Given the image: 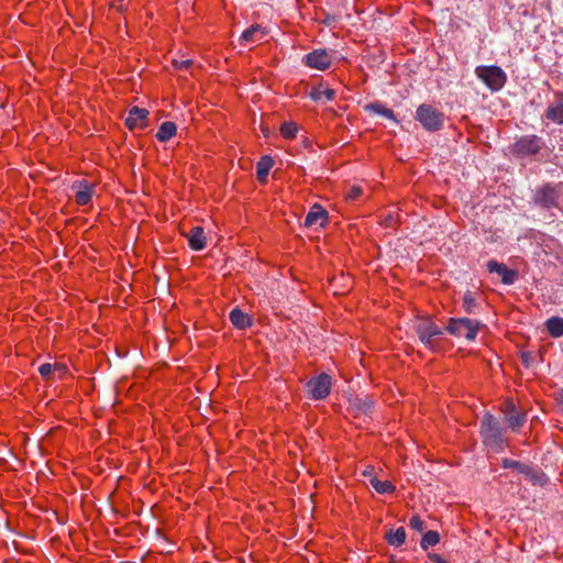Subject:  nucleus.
I'll return each mask as SVG.
<instances>
[{
  "mask_svg": "<svg viewBox=\"0 0 563 563\" xmlns=\"http://www.w3.org/2000/svg\"><path fill=\"white\" fill-rule=\"evenodd\" d=\"M543 146V141L537 135H525L514 144V153L520 156L537 154Z\"/></svg>",
  "mask_w": 563,
  "mask_h": 563,
  "instance_id": "obj_7",
  "label": "nucleus"
},
{
  "mask_svg": "<svg viewBox=\"0 0 563 563\" xmlns=\"http://www.w3.org/2000/svg\"><path fill=\"white\" fill-rule=\"evenodd\" d=\"M148 115V111L143 108L133 107L130 109L125 119V124L129 129H142L145 126V121Z\"/></svg>",
  "mask_w": 563,
  "mask_h": 563,
  "instance_id": "obj_14",
  "label": "nucleus"
},
{
  "mask_svg": "<svg viewBox=\"0 0 563 563\" xmlns=\"http://www.w3.org/2000/svg\"><path fill=\"white\" fill-rule=\"evenodd\" d=\"M303 62L310 68L325 70L331 66L332 56L328 51L320 48L305 55Z\"/></svg>",
  "mask_w": 563,
  "mask_h": 563,
  "instance_id": "obj_8",
  "label": "nucleus"
},
{
  "mask_svg": "<svg viewBox=\"0 0 563 563\" xmlns=\"http://www.w3.org/2000/svg\"><path fill=\"white\" fill-rule=\"evenodd\" d=\"M351 411L355 416L368 415L373 408L371 399L354 398L350 400Z\"/></svg>",
  "mask_w": 563,
  "mask_h": 563,
  "instance_id": "obj_20",
  "label": "nucleus"
},
{
  "mask_svg": "<svg viewBox=\"0 0 563 563\" xmlns=\"http://www.w3.org/2000/svg\"><path fill=\"white\" fill-rule=\"evenodd\" d=\"M374 471H375V470H374V466L368 465V466H366V467H365V470L363 471V475H364L365 477H369V479H371V478L374 476Z\"/></svg>",
  "mask_w": 563,
  "mask_h": 563,
  "instance_id": "obj_37",
  "label": "nucleus"
},
{
  "mask_svg": "<svg viewBox=\"0 0 563 563\" xmlns=\"http://www.w3.org/2000/svg\"><path fill=\"white\" fill-rule=\"evenodd\" d=\"M188 244L194 251H201L206 247V234L201 227H194L188 233H185Z\"/></svg>",
  "mask_w": 563,
  "mask_h": 563,
  "instance_id": "obj_15",
  "label": "nucleus"
},
{
  "mask_svg": "<svg viewBox=\"0 0 563 563\" xmlns=\"http://www.w3.org/2000/svg\"><path fill=\"white\" fill-rule=\"evenodd\" d=\"M327 211L321 206L314 205L306 217L305 225L309 228L323 227L327 222Z\"/></svg>",
  "mask_w": 563,
  "mask_h": 563,
  "instance_id": "obj_16",
  "label": "nucleus"
},
{
  "mask_svg": "<svg viewBox=\"0 0 563 563\" xmlns=\"http://www.w3.org/2000/svg\"><path fill=\"white\" fill-rule=\"evenodd\" d=\"M366 109L374 113H377L379 115H383L389 120L397 122L394 111L386 108L384 104H382L379 102L371 103V104L366 106Z\"/></svg>",
  "mask_w": 563,
  "mask_h": 563,
  "instance_id": "obj_26",
  "label": "nucleus"
},
{
  "mask_svg": "<svg viewBox=\"0 0 563 563\" xmlns=\"http://www.w3.org/2000/svg\"><path fill=\"white\" fill-rule=\"evenodd\" d=\"M409 527L416 531H423L424 530V527H426V523L424 521L419 517V516H412L410 519H409Z\"/></svg>",
  "mask_w": 563,
  "mask_h": 563,
  "instance_id": "obj_31",
  "label": "nucleus"
},
{
  "mask_svg": "<svg viewBox=\"0 0 563 563\" xmlns=\"http://www.w3.org/2000/svg\"><path fill=\"white\" fill-rule=\"evenodd\" d=\"M479 322L468 318H450L444 331L449 334L467 341H474L479 330Z\"/></svg>",
  "mask_w": 563,
  "mask_h": 563,
  "instance_id": "obj_2",
  "label": "nucleus"
},
{
  "mask_svg": "<svg viewBox=\"0 0 563 563\" xmlns=\"http://www.w3.org/2000/svg\"><path fill=\"white\" fill-rule=\"evenodd\" d=\"M559 400L563 404V389L559 394Z\"/></svg>",
  "mask_w": 563,
  "mask_h": 563,
  "instance_id": "obj_39",
  "label": "nucleus"
},
{
  "mask_svg": "<svg viewBox=\"0 0 563 563\" xmlns=\"http://www.w3.org/2000/svg\"><path fill=\"white\" fill-rule=\"evenodd\" d=\"M501 410L505 415V420L509 428L512 430L519 429L526 422V415L521 413L512 400H506L503 404Z\"/></svg>",
  "mask_w": 563,
  "mask_h": 563,
  "instance_id": "obj_10",
  "label": "nucleus"
},
{
  "mask_svg": "<svg viewBox=\"0 0 563 563\" xmlns=\"http://www.w3.org/2000/svg\"><path fill=\"white\" fill-rule=\"evenodd\" d=\"M415 329L419 334L421 341L427 342L435 335L443 333L439 325H437L430 318H418L415 323Z\"/></svg>",
  "mask_w": 563,
  "mask_h": 563,
  "instance_id": "obj_9",
  "label": "nucleus"
},
{
  "mask_svg": "<svg viewBox=\"0 0 563 563\" xmlns=\"http://www.w3.org/2000/svg\"><path fill=\"white\" fill-rule=\"evenodd\" d=\"M428 558L434 563H448V561L438 553H429Z\"/></svg>",
  "mask_w": 563,
  "mask_h": 563,
  "instance_id": "obj_36",
  "label": "nucleus"
},
{
  "mask_svg": "<svg viewBox=\"0 0 563 563\" xmlns=\"http://www.w3.org/2000/svg\"><path fill=\"white\" fill-rule=\"evenodd\" d=\"M175 68L177 69H187L192 64L191 59H183V60H174L173 62Z\"/></svg>",
  "mask_w": 563,
  "mask_h": 563,
  "instance_id": "obj_35",
  "label": "nucleus"
},
{
  "mask_svg": "<svg viewBox=\"0 0 563 563\" xmlns=\"http://www.w3.org/2000/svg\"><path fill=\"white\" fill-rule=\"evenodd\" d=\"M298 132V126L294 122H285L280 126V133L286 139H294Z\"/></svg>",
  "mask_w": 563,
  "mask_h": 563,
  "instance_id": "obj_29",
  "label": "nucleus"
},
{
  "mask_svg": "<svg viewBox=\"0 0 563 563\" xmlns=\"http://www.w3.org/2000/svg\"><path fill=\"white\" fill-rule=\"evenodd\" d=\"M530 355L531 354H528V353L521 354L523 363H526V364L528 363Z\"/></svg>",
  "mask_w": 563,
  "mask_h": 563,
  "instance_id": "obj_38",
  "label": "nucleus"
},
{
  "mask_svg": "<svg viewBox=\"0 0 563 563\" xmlns=\"http://www.w3.org/2000/svg\"><path fill=\"white\" fill-rule=\"evenodd\" d=\"M416 120L427 131L434 132L442 129L444 114L431 104H421L417 108Z\"/></svg>",
  "mask_w": 563,
  "mask_h": 563,
  "instance_id": "obj_4",
  "label": "nucleus"
},
{
  "mask_svg": "<svg viewBox=\"0 0 563 563\" xmlns=\"http://www.w3.org/2000/svg\"><path fill=\"white\" fill-rule=\"evenodd\" d=\"M95 184L87 180L75 181L71 186L75 192V201L79 206H87L95 195Z\"/></svg>",
  "mask_w": 563,
  "mask_h": 563,
  "instance_id": "obj_11",
  "label": "nucleus"
},
{
  "mask_svg": "<svg viewBox=\"0 0 563 563\" xmlns=\"http://www.w3.org/2000/svg\"><path fill=\"white\" fill-rule=\"evenodd\" d=\"M544 118L559 125L563 124V92L555 93V101L548 107Z\"/></svg>",
  "mask_w": 563,
  "mask_h": 563,
  "instance_id": "obj_13",
  "label": "nucleus"
},
{
  "mask_svg": "<svg viewBox=\"0 0 563 563\" xmlns=\"http://www.w3.org/2000/svg\"><path fill=\"white\" fill-rule=\"evenodd\" d=\"M38 372L42 375V377H44L46 379L51 378V376L54 375L53 364H51V363L42 364L38 368Z\"/></svg>",
  "mask_w": 563,
  "mask_h": 563,
  "instance_id": "obj_33",
  "label": "nucleus"
},
{
  "mask_svg": "<svg viewBox=\"0 0 563 563\" xmlns=\"http://www.w3.org/2000/svg\"><path fill=\"white\" fill-rule=\"evenodd\" d=\"M177 125L172 121L163 122L156 133V139L159 142H167L176 135Z\"/></svg>",
  "mask_w": 563,
  "mask_h": 563,
  "instance_id": "obj_21",
  "label": "nucleus"
},
{
  "mask_svg": "<svg viewBox=\"0 0 563 563\" xmlns=\"http://www.w3.org/2000/svg\"><path fill=\"white\" fill-rule=\"evenodd\" d=\"M307 387L309 390L310 398L313 400H322L325 399L332 387V377L327 373H321L312 378H310L307 383Z\"/></svg>",
  "mask_w": 563,
  "mask_h": 563,
  "instance_id": "obj_6",
  "label": "nucleus"
},
{
  "mask_svg": "<svg viewBox=\"0 0 563 563\" xmlns=\"http://www.w3.org/2000/svg\"><path fill=\"white\" fill-rule=\"evenodd\" d=\"M310 98L316 102L331 101L335 98V90L323 85H319L310 91Z\"/></svg>",
  "mask_w": 563,
  "mask_h": 563,
  "instance_id": "obj_19",
  "label": "nucleus"
},
{
  "mask_svg": "<svg viewBox=\"0 0 563 563\" xmlns=\"http://www.w3.org/2000/svg\"><path fill=\"white\" fill-rule=\"evenodd\" d=\"M547 330L552 336L559 338L563 335V318H550L547 323Z\"/></svg>",
  "mask_w": 563,
  "mask_h": 563,
  "instance_id": "obj_25",
  "label": "nucleus"
},
{
  "mask_svg": "<svg viewBox=\"0 0 563 563\" xmlns=\"http://www.w3.org/2000/svg\"><path fill=\"white\" fill-rule=\"evenodd\" d=\"M273 165H274V161L271 156H263L258 161V163L256 165V173H257V178L260 181L263 183L266 180Z\"/></svg>",
  "mask_w": 563,
  "mask_h": 563,
  "instance_id": "obj_23",
  "label": "nucleus"
},
{
  "mask_svg": "<svg viewBox=\"0 0 563 563\" xmlns=\"http://www.w3.org/2000/svg\"><path fill=\"white\" fill-rule=\"evenodd\" d=\"M362 192L363 189L361 186H352L346 192V199L352 201L356 200L361 197Z\"/></svg>",
  "mask_w": 563,
  "mask_h": 563,
  "instance_id": "obj_32",
  "label": "nucleus"
},
{
  "mask_svg": "<svg viewBox=\"0 0 563 563\" xmlns=\"http://www.w3.org/2000/svg\"><path fill=\"white\" fill-rule=\"evenodd\" d=\"M369 483L378 494H393L396 490V486L390 481H379L376 476H373Z\"/></svg>",
  "mask_w": 563,
  "mask_h": 563,
  "instance_id": "obj_24",
  "label": "nucleus"
},
{
  "mask_svg": "<svg viewBox=\"0 0 563 563\" xmlns=\"http://www.w3.org/2000/svg\"><path fill=\"white\" fill-rule=\"evenodd\" d=\"M487 269L489 273L498 274L503 284L505 285H512L516 282L517 273L514 269L508 268L505 264L498 263L495 260H490L487 263Z\"/></svg>",
  "mask_w": 563,
  "mask_h": 563,
  "instance_id": "obj_12",
  "label": "nucleus"
},
{
  "mask_svg": "<svg viewBox=\"0 0 563 563\" xmlns=\"http://www.w3.org/2000/svg\"><path fill=\"white\" fill-rule=\"evenodd\" d=\"M54 375L57 374L58 378H62L67 373V366L60 363L53 364Z\"/></svg>",
  "mask_w": 563,
  "mask_h": 563,
  "instance_id": "obj_34",
  "label": "nucleus"
},
{
  "mask_svg": "<svg viewBox=\"0 0 563 563\" xmlns=\"http://www.w3.org/2000/svg\"><path fill=\"white\" fill-rule=\"evenodd\" d=\"M475 75L481 79L492 91H499L504 88L507 81L506 73L499 66H477Z\"/></svg>",
  "mask_w": 563,
  "mask_h": 563,
  "instance_id": "obj_3",
  "label": "nucleus"
},
{
  "mask_svg": "<svg viewBox=\"0 0 563 563\" xmlns=\"http://www.w3.org/2000/svg\"><path fill=\"white\" fill-rule=\"evenodd\" d=\"M406 531L405 528L399 527L396 530H389L385 534V540L388 544L394 547H400L406 542Z\"/></svg>",
  "mask_w": 563,
  "mask_h": 563,
  "instance_id": "obj_22",
  "label": "nucleus"
},
{
  "mask_svg": "<svg viewBox=\"0 0 563 563\" xmlns=\"http://www.w3.org/2000/svg\"><path fill=\"white\" fill-rule=\"evenodd\" d=\"M481 434L486 446L495 452H501L508 445L504 438L499 422L492 415H485L482 420Z\"/></svg>",
  "mask_w": 563,
  "mask_h": 563,
  "instance_id": "obj_1",
  "label": "nucleus"
},
{
  "mask_svg": "<svg viewBox=\"0 0 563 563\" xmlns=\"http://www.w3.org/2000/svg\"><path fill=\"white\" fill-rule=\"evenodd\" d=\"M265 31L260 24H253L246 29L240 36V44L246 45L250 43L260 42L265 36Z\"/></svg>",
  "mask_w": 563,
  "mask_h": 563,
  "instance_id": "obj_18",
  "label": "nucleus"
},
{
  "mask_svg": "<svg viewBox=\"0 0 563 563\" xmlns=\"http://www.w3.org/2000/svg\"><path fill=\"white\" fill-rule=\"evenodd\" d=\"M562 192V183L556 185L547 184L536 190L533 199L536 203L541 207L551 208L558 205V200Z\"/></svg>",
  "mask_w": 563,
  "mask_h": 563,
  "instance_id": "obj_5",
  "label": "nucleus"
},
{
  "mask_svg": "<svg viewBox=\"0 0 563 563\" xmlns=\"http://www.w3.org/2000/svg\"><path fill=\"white\" fill-rule=\"evenodd\" d=\"M440 542V534L437 531H427L420 541V547L423 550H428L430 547H434Z\"/></svg>",
  "mask_w": 563,
  "mask_h": 563,
  "instance_id": "obj_27",
  "label": "nucleus"
},
{
  "mask_svg": "<svg viewBox=\"0 0 563 563\" xmlns=\"http://www.w3.org/2000/svg\"><path fill=\"white\" fill-rule=\"evenodd\" d=\"M501 466L504 468L516 470L517 472L526 475L530 474L531 472V468L528 465L510 459H504L501 462Z\"/></svg>",
  "mask_w": 563,
  "mask_h": 563,
  "instance_id": "obj_28",
  "label": "nucleus"
},
{
  "mask_svg": "<svg viewBox=\"0 0 563 563\" xmlns=\"http://www.w3.org/2000/svg\"><path fill=\"white\" fill-rule=\"evenodd\" d=\"M476 302H475V299L474 297L472 296L471 292H466L464 296H463V307H464V310L467 312V313H472L473 310H474V307H475Z\"/></svg>",
  "mask_w": 563,
  "mask_h": 563,
  "instance_id": "obj_30",
  "label": "nucleus"
},
{
  "mask_svg": "<svg viewBox=\"0 0 563 563\" xmlns=\"http://www.w3.org/2000/svg\"><path fill=\"white\" fill-rule=\"evenodd\" d=\"M229 319L234 328L239 330H245L253 324V318L240 308L232 309L229 313Z\"/></svg>",
  "mask_w": 563,
  "mask_h": 563,
  "instance_id": "obj_17",
  "label": "nucleus"
}]
</instances>
